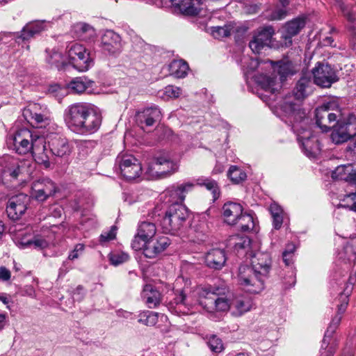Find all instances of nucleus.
<instances>
[{"mask_svg": "<svg viewBox=\"0 0 356 356\" xmlns=\"http://www.w3.org/2000/svg\"><path fill=\"white\" fill-rule=\"evenodd\" d=\"M193 186L191 183H186L172 186L170 188V195L175 202L169 207L161 221L162 228L165 233L175 234L188 218L189 211L183 202L186 194L193 189Z\"/></svg>", "mask_w": 356, "mask_h": 356, "instance_id": "1", "label": "nucleus"}, {"mask_svg": "<svg viewBox=\"0 0 356 356\" xmlns=\"http://www.w3.org/2000/svg\"><path fill=\"white\" fill-rule=\"evenodd\" d=\"M64 119L72 130L81 134L95 132L102 123L101 114L83 102L70 105L65 111Z\"/></svg>", "mask_w": 356, "mask_h": 356, "instance_id": "2", "label": "nucleus"}, {"mask_svg": "<svg viewBox=\"0 0 356 356\" xmlns=\"http://www.w3.org/2000/svg\"><path fill=\"white\" fill-rule=\"evenodd\" d=\"M339 300L341 303L337 305V312L332 318L322 341L320 356H332L334 352V345L330 344L331 337L339 325L343 314L346 310L348 304V294L341 293Z\"/></svg>", "mask_w": 356, "mask_h": 356, "instance_id": "3", "label": "nucleus"}, {"mask_svg": "<svg viewBox=\"0 0 356 356\" xmlns=\"http://www.w3.org/2000/svg\"><path fill=\"white\" fill-rule=\"evenodd\" d=\"M238 281L243 289L250 293H259L264 289V280L268 276H263L254 272L248 265L238 268Z\"/></svg>", "mask_w": 356, "mask_h": 356, "instance_id": "4", "label": "nucleus"}, {"mask_svg": "<svg viewBox=\"0 0 356 356\" xmlns=\"http://www.w3.org/2000/svg\"><path fill=\"white\" fill-rule=\"evenodd\" d=\"M312 92V82L309 76L302 75L298 80L296 88L293 91V95L296 101L291 100L290 97L286 98L283 104V109L288 113L296 112L300 105L298 102L304 99Z\"/></svg>", "mask_w": 356, "mask_h": 356, "instance_id": "5", "label": "nucleus"}, {"mask_svg": "<svg viewBox=\"0 0 356 356\" xmlns=\"http://www.w3.org/2000/svg\"><path fill=\"white\" fill-rule=\"evenodd\" d=\"M67 55L70 64L80 72L87 71L92 65L93 60L90 53L83 45L74 43L68 46Z\"/></svg>", "mask_w": 356, "mask_h": 356, "instance_id": "6", "label": "nucleus"}, {"mask_svg": "<svg viewBox=\"0 0 356 356\" xmlns=\"http://www.w3.org/2000/svg\"><path fill=\"white\" fill-rule=\"evenodd\" d=\"M177 170V165L168 156L155 157L148 165L145 174L148 179L164 177Z\"/></svg>", "mask_w": 356, "mask_h": 356, "instance_id": "7", "label": "nucleus"}, {"mask_svg": "<svg viewBox=\"0 0 356 356\" xmlns=\"http://www.w3.org/2000/svg\"><path fill=\"white\" fill-rule=\"evenodd\" d=\"M253 307L252 300L243 295H229L224 298V313L238 317L250 311Z\"/></svg>", "mask_w": 356, "mask_h": 356, "instance_id": "8", "label": "nucleus"}, {"mask_svg": "<svg viewBox=\"0 0 356 356\" xmlns=\"http://www.w3.org/2000/svg\"><path fill=\"white\" fill-rule=\"evenodd\" d=\"M120 172L128 181L138 178L142 173V167L138 160L132 155H119L115 161Z\"/></svg>", "mask_w": 356, "mask_h": 356, "instance_id": "9", "label": "nucleus"}, {"mask_svg": "<svg viewBox=\"0 0 356 356\" xmlns=\"http://www.w3.org/2000/svg\"><path fill=\"white\" fill-rule=\"evenodd\" d=\"M312 74L314 83L321 88H330L338 80L335 71L328 64L318 63L313 68Z\"/></svg>", "mask_w": 356, "mask_h": 356, "instance_id": "10", "label": "nucleus"}, {"mask_svg": "<svg viewBox=\"0 0 356 356\" xmlns=\"http://www.w3.org/2000/svg\"><path fill=\"white\" fill-rule=\"evenodd\" d=\"M250 259L254 272L263 276H268L271 268V257L267 252L257 250L250 251L246 260Z\"/></svg>", "mask_w": 356, "mask_h": 356, "instance_id": "11", "label": "nucleus"}, {"mask_svg": "<svg viewBox=\"0 0 356 356\" xmlns=\"http://www.w3.org/2000/svg\"><path fill=\"white\" fill-rule=\"evenodd\" d=\"M257 246L256 243H251L249 237L245 235H232L227 240V247L232 248L238 257L248 258L250 251Z\"/></svg>", "mask_w": 356, "mask_h": 356, "instance_id": "12", "label": "nucleus"}, {"mask_svg": "<svg viewBox=\"0 0 356 356\" xmlns=\"http://www.w3.org/2000/svg\"><path fill=\"white\" fill-rule=\"evenodd\" d=\"M27 129H22L16 132L13 137V145L16 152L19 154H26L31 152L33 145L36 141V137Z\"/></svg>", "mask_w": 356, "mask_h": 356, "instance_id": "13", "label": "nucleus"}, {"mask_svg": "<svg viewBox=\"0 0 356 356\" xmlns=\"http://www.w3.org/2000/svg\"><path fill=\"white\" fill-rule=\"evenodd\" d=\"M352 120L356 121V118L350 117L346 122L337 123L333 126L330 138L335 144L343 143L351 139L353 134V127L356 123L352 122Z\"/></svg>", "mask_w": 356, "mask_h": 356, "instance_id": "14", "label": "nucleus"}, {"mask_svg": "<svg viewBox=\"0 0 356 356\" xmlns=\"http://www.w3.org/2000/svg\"><path fill=\"white\" fill-rule=\"evenodd\" d=\"M57 187L49 178L38 179L32 184V195L38 201L43 202L54 195Z\"/></svg>", "mask_w": 356, "mask_h": 356, "instance_id": "15", "label": "nucleus"}, {"mask_svg": "<svg viewBox=\"0 0 356 356\" xmlns=\"http://www.w3.org/2000/svg\"><path fill=\"white\" fill-rule=\"evenodd\" d=\"M275 34V30L272 26H266L258 31L249 42V47L255 54H259L265 47H269L272 42V38Z\"/></svg>", "mask_w": 356, "mask_h": 356, "instance_id": "16", "label": "nucleus"}, {"mask_svg": "<svg viewBox=\"0 0 356 356\" xmlns=\"http://www.w3.org/2000/svg\"><path fill=\"white\" fill-rule=\"evenodd\" d=\"M29 202V197L24 193L10 197L6 207L8 216L13 220L19 219L25 213Z\"/></svg>", "mask_w": 356, "mask_h": 356, "instance_id": "17", "label": "nucleus"}, {"mask_svg": "<svg viewBox=\"0 0 356 356\" xmlns=\"http://www.w3.org/2000/svg\"><path fill=\"white\" fill-rule=\"evenodd\" d=\"M31 153L36 163L43 165L46 168L50 167L52 156H51L50 149L49 147H47L43 137H36V141L33 145Z\"/></svg>", "mask_w": 356, "mask_h": 356, "instance_id": "18", "label": "nucleus"}, {"mask_svg": "<svg viewBox=\"0 0 356 356\" xmlns=\"http://www.w3.org/2000/svg\"><path fill=\"white\" fill-rule=\"evenodd\" d=\"M337 120V115L330 110V104H323L316 109V123L323 132L329 131L331 124Z\"/></svg>", "mask_w": 356, "mask_h": 356, "instance_id": "19", "label": "nucleus"}, {"mask_svg": "<svg viewBox=\"0 0 356 356\" xmlns=\"http://www.w3.org/2000/svg\"><path fill=\"white\" fill-rule=\"evenodd\" d=\"M161 111L157 107H149L137 113L136 122L143 130L153 126L155 122L161 120Z\"/></svg>", "mask_w": 356, "mask_h": 356, "instance_id": "20", "label": "nucleus"}, {"mask_svg": "<svg viewBox=\"0 0 356 356\" xmlns=\"http://www.w3.org/2000/svg\"><path fill=\"white\" fill-rule=\"evenodd\" d=\"M170 239L167 236H159L146 241L144 255L147 258H155L163 252L170 245Z\"/></svg>", "mask_w": 356, "mask_h": 356, "instance_id": "21", "label": "nucleus"}, {"mask_svg": "<svg viewBox=\"0 0 356 356\" xmlns=\"http://www.w3.org/2000/svg\"><path fill=\"white\" fill-rule=\"evenodd\" d=\"M102 47L110 54H119L122 49L120 35L113 31H106L102 36Z\"/></svg>", "mask_w": 356, "mask_h": 356, "instance_id": "22", "label": "nucleus"}, {"mask_svg": "<svg viewBox=\"0 0 356 356\" xmlns=\"http://www.w3.org/2000/svg\"><path fill=\"white\" fill-rule=\"evenodd\" d=\"M200 304L209 313L221 312L222 298L213 292L203 291Z\"/></svg>", "mask_w": 356, "mask_h": 356, "instance_id": "23", "label": "nucleus"}, {"mask_svg": "<svg viewBox=\"0 0 356 356\" xmlns=\"http://www.w3.org/2000/svg\"><path fill=\"white\" fill-rule=\"evenodd\" d=\"M305 26V17H297L286 23L283 27L282 35L285 40L286 46H290L292 44V38L297 35Z\"/></svg>", "mask_w": 356, "mask_h": 356, "instance_id": "24", "label": "nucleus"}, {"mask_svg": "<svg viewBox=\"0 0 356 356\" xmlns=\"http://www.w3.org/2000/svg\"><path fill=\"white\" fill-rule=\"evenodd\" d=\"M51 156L64 157L70 154L72 148L68 140L65 138L55 136L49 141Z\"/></svg>", "mask_w": 356, "mask_h": 356, "instance_id": "25", "label": "nucleus"}, {"mask_svg": "<svg viewBox=\"0 0 356 356\" xmlns=\"http://www.w3.org/2000/svg\"><path fill=\"white\" fill-rule=\"evenodd\" d=\"M298 140L301 143L305 153L307 156L315 157L321 151L320 143L309 131L305 136L298 134Z\"/></svg>", "mask_w": 356, "mask_h": 356, "instance_id": "26", "label": "nucleus"}, {"mask_svg": "<svg viewBox=\"0 0 356 356\" xmlns=\"http://www.w3.org/2000/svg\"><path fill=\"white\" fill-rule=\"evenodd\" d=\"M173 6L178 8L179 10L186 15H197L200 10L201 0H170Z\"/></svg>", "mask_w": 356, "mask_h": 356, "instance_id": "27", "label": "nucleus"}, {"mask_svg": "<svg viewBox=\"0 0 356 356\" xmlns=\"http://www.w3.org/2000/svg\"><path fill=\"white\" fill-rule=\"evenodd\" d=\"M243 212V207L239 203L227 202L224 204V223L229 225L237 224V220Z\"/></svg>", "mask_w": 356, "mask_h": 356, "instance_id": "28", "label": "nucleus"}, {"mask_svg": "<svg viewBox=\"0 0 356 356\" xmlns=\"http://www.w3.org/2000/svg\"><path fill=\"white\" fill-rule=\"evenodd\" d=\"M141 296L149 308L157 307L161 300L160 292L151 284H146L144 286Z\"/></svg>", "mask_w": 356, "mask_h": 356, "instance_id": "29", "label": "nucleus"}, {"mask_svg": "<svg viewBox=\"0 0 356 356\" xmlns=\"http://www.w3.org/2000/svg\"><path fill=\"white\" fill-rule=\"evenodd\" d=\"M45 29L44 22L37 21L27 24L22 29L19 38L28 40Z\"/></svg>", "mask_w": 356, "mask_h": 356, "instance_id": "30", "label": "nucleus"}, {"mask_svg": "<svg viewBox=\"0 0 356 356\" xmlns=\"http://www.w3.org/2000/svg\"><path fill=\"white\" fill-rule=\"evenodd\" d=\"M274 71L280 76L281 82L284 81L288 76L296 73V70L292 62L289 60H280L274 67Z\"/></svg>", "mask_w": 356, "mask_h": 356, "instance_id": "31", "label": "nucleus"}, {"mask_svg": "<svg viewBox=\"0 0 356 356\" xmlns=\"http://www.w3.org/2000/svg\"><path fill=\"white\" fill-rule=\"evenodd\" d=\"M189 70L188 63L183 60H174L169 65L170 74L176 78L185 77Z\"/></svg>", "mask_w": 356, "mask_h": 356, "instance_id": "32", "label": "nucleus"}, {"mask_svg": "<svg viewBox=\"0 0 356 356\" xmlns=\"http://www.w3.org/2000/svg\"><path fill=\"white\" fill-rule=\"evenodd\" d=\"M222 258V250L219 248L212 249L205 256V262L208 267L213 269L222 268L221 259Z\"/></svg>", "mask_w": 356, "mask_h": 356, "instance_id": "33", "label": "nucleus"}, {"mask_svg": "<svg viewBox=\"0 0 356 356\" xmlns=\"http://www.w3.org/2000/svg\"><path fill=\"white\" fill-rule=\"evenodd\" d=\"M256 82L266 91L274 93L277 89V79L275 76L259 74L255 77Z\"/></svg>", "mask_w": 356, "mask_h": 356, "instance_id": "34", "label": "nucleus"}, {"mask_svg": "<svg viewBox=\"0 0 356 356\" xmlns=\"http://www.w3.org/2000/svg\"><path fill=\"white\" fill-rule=\"evenodd\" d=\"M156 232V228L153 222H142L138 228L137 234L139 235L143 240L149 241L154 236Z\"/></svg>", "mask_w": 356, "mask_h": 356, "instance_id": "35", "label": "nucleus"}, {"mask_svg": "<svg viewBox=\"0 0 356 356\" xmlns=\"http://www.w3.org/2000/svg\"><path fill=\"white\" fill-rule=\"evenodd\" d=\"M92 81L87 80L86 78L78 77L69 83V88L74 92L80 94L92 87Z\"/></svg>", "mask_w": 356, "mask_h": 356, "instance_id": "36", "label": "nucleus"}, {"mask_svg": "<svg viewBox=\"0 0 356 356\" xmlns=\"http://www.w3.org/2000/svg\"><path fill=\"white\" fill-rule=\"evenodd\" d=\"M228 179L234 184H238L247 179L245 172L236 165H231L227 171Z\"/></svg>", "mask_w": 356, "mask_h": 356, "instance_id": "37", "label": "nucleus"}, {"mask_svg": "<svg viewBox=\"0 0 356 356\" xmlns=\"http://www.w3.org/2000/svg\"><path fill=\"white\" fill-rule=\"evenodd\" d=\"M236 225L241 231L250 232L254 229L255 222L252 214L242 212Z\"/></svg>", "mask_w": 356, "mask_h": 356, "instance_id": "38", "label": "nucleus"}, {"mask_svg": "<svg viewBox=\"0 0 356 356\" xmlns=\"http://www.w3.org/2000/svg\"><path fill=\"white\" fill-rule=\"evenodd\" d=\"M74 29L76 36L83 40H89L95 34L94 29L85 23L76 24Z\"/></svg>", "mask_w": 356, "mask_h": 356, "instance_id": "39", "label": "nucleus"}, {"mask_svg": "<svg viewBox=\"0 0 356 356\" xmlns=\"http://www.w3.org/2000/svg\"><path fill=\"white\" fill-rule=\"evenodd\" d=\"M37 106L33 105L29 108H26L24 111L23 115L26 120L31 123H34L35 124H38L41 122H43L47 118L41 114L38 113L36 111Z\"/></svg>", "mask_w": 356, "mask_h": 356, "instance_id": "40", "label": "nucleus"}, {"mask_svg": "<svg viewBox=\"0 0 356 356\" xmlns=\"http://www.w3.org/2000/svg\"><path fill=\"white\" fill-rule=\"evenodd\" d=\"M352 167L353 166L350 164L337 166L332 172V178L333 179L344 180L346 181L350 173H351Z\"/></svg>", "mask_w": 356, "mask_h": 356, "instance_id": "41", "label": "nucleus"}, {"mask_svg": "<svg viewBox=\"0 0 356 356\" xmlns=\"http://www.w3.org/2000/svg\"><path fill=\"white\" fill-rule=\"evenodd\" d=\"M197 183L198 185L204 186L207 189L211 191L213 201L219 197L220 194V190L217 183L214 180L209 179H198Z\"/></svg>", "mask_w": 356, "mask_h": 356, "instance_id": "42", "label": "nucleus"}, {"mask_svg": "<svg viewBox=\"0 0 356 356\" xmlns=\"http://www.w3.org/2000/svg\"><path fill=\"white\" fill-rule=\"evenodd\" d=\"M158 321V314L154 312L145 311L139 314L138 322L147 326H153Z\"/></svg>", "mask_w": 356, "mask_h": 356, "instance_id": "43", "label": "nucleus"}, {"mask_svg": "<svg viewBox=\"0 0 356 356\" xmlns=\"http://www.w3.org/2000/svg\"><path fill=\"white\" fill-rule=\"evenodd\" d=\"M10 167H6L3 170V174L5 176H10L14 179H17L19 174L22 173V166L19 165V162L14 159L10 161Z\"/></svg>", "mask_w": 356, "mask_h": 356, "instance_id": "44", "label": "nucleus"}, {"mask_svg": "<svg viewBox=\"0 0 356 356\" xmlns=\"http://www.w3.org/2000/svg\"><path fill=\"white\" fill-rule=\"evenodd\" d=\"M108 258L111 264L118 266L127 261L129 259V256L124 252H116L111 253Z\"/></svg>", "mask_w": 356, "mask_h": 356, "instance_id": "45", "label": "nucleus"}, {"mask_svg": "<svg viewBox=\"0 0 356 356\" xmlns=\"http://www.w3.org/2000/svg\"><path fill=\"white\" fill-rule=\"evenodd\" d=\"M207 343L211 351L219 353L222 350V342L216 335H212Z\"/></svg>", "mask_w": 356, "mask_h": 356, "instance_id": "46", "label": "nucleus"}, {"mask_svg": "<svg viewBox=\"0 0 356 356\" xmlns=\"http://www.w3.org/2000/svg\"><path fill=\"white\" fill-rule=\"evenodd\" d=\"M191 231L195 234V237L198 241H204V225H195L191 228Z\"/></svg>", "mask_w": 356, "mask_h": 356, "instance_id": "47", "label": "nucleus"}, {"mask_svg": "<svg viewBox=\"0 0 356 356\" xmlns=\"http://www.w3.org/2000/svg\"><path fill=\"white\" fill-rule=\"evenodd\" d=\"M146 246L145 240L140 238L138 234H136L131 243V247L135 250H145Z\"/></svg>", "mask_w": 356, "mask_h": 356, "instance_id": "48", "label": "nucleus"}, {"mask_svg": "<svg viewBox=\"0 0 356 356\" xmlns=\"http://www.w3.org/2000/svg\"><path fill=\"white\" fill-rule=\"evenodd\" d=\"M181 94V89L178 87L168 86L165 88V95L170 98H177Z\"/></svg>", "mask_w": 356, "mask_h": 356, "instance_id": "49", "label": "nucleus"}, {"mask_svg": "<svg viewBox=\"0 0 356 356\" xmlns=\"http://www.w3.org/2000/svg\"><path fill=\"white\" fill-rule=\"evenodd\" d=\"M286 10L282 8H277L271 13L268 18L270 20H280L286 17Z\"/></svg>", "mask_w": 356, "mask_h": 356, "instance_id": "50", "label": "nucleus"}, {"mask_svg": "<svg viewBox=\"0 0 356 356\" xmlns=\"http://www.w3.org/2000/svg\"><path fill=\"white\" fill-rule=\"evenodd\" d=\"M115 238V229L114 227L111 230L102 233L99 236V241L102 243H105L113 240Z\"/></svg>", "mask_w": 356, "mask_h": 356, "instance_id": "51", "label": "nucleus"}, {"mask_svg": "<svg viewBox=\"0 0 356 356\" xmlns=\"http://www.w3.org/2000/svg\"><path fill=\"white\" fill-rule=\"evenodd\" d=\"M209 32L215 39L219 40L222 38V27L220 26H212L207 29Z\"/></svg>", "mask_w": 356, "mask_h": 356, "instance_id": "52", "label": "nucleus"}, {"mask_svg": "<svg viewBox=\"0 0 356 356\" xmlns=\"http://www.w3.org/2000/svg\"><path fill=\"white\" fill-rule=\"evenodd\" d=\"M61 60V55L59 53L54 52L49 57L47 58V61L52 66L58 67L60 61Z\"/></svg>", "mask_w": 356, "mask_h": 356, "instance_id": "53", "label": "nucleus"}, {"mask_svg": "<svg viewBox=\"0 0 356 356\" xmlns=\"http://www.w3.org/2000/svg\"><path fill=\"white\" fill-rule=\"evenodd\" d=\"M84 246L83 244H77L75 245L74 250L70 253L68 256V259L70 260H74L79 257V252H82L83 251Z\"/></svg>", "mask_w": 356, "mask_h": 356, "instance_id": "54", "label": "nucleus"}, {"mask_svg": "<svg viewBox=\"0 0 356 356\" xmlns=\"http://www.w3.org/2000/svg\"><path fill=\"white\" fill-rule=\"evenodd\" d=\"M341 8L343 15L346 17V19L348 21L354 22L355 20V15L352 13V11L348 6L341 5Z\"/></svg>", "mask_w": 356, "mask_h": 356, "instance_id": "55", "label": "nucleus"}, {"mask_svg": "<svg viewBox=\"0 0 356 356\" xmlns=\"http://www.w3.org/2000/svg\"><path fill=\"white\" fill-rule=\"evenodd\" d=\"M272 217L273 227H275V229H279L282 227L283 222L282 214L276 215Z\"/></svg>", "mask_w": 356, "mask_h": 356, "instance_id": "56", "label": "nucleus"}, {"mask_svg": "<svg viewBox=\"0 0 356 356\" xmlns=\"http://www.w3.org/2000/svg\"><path fill=\"white\" fill-rule=\"evenodd\" d=\"M30 243L33 244L35 247L40 248H44L48 245L47 241L42 238H36Z\"/></svg>", "mask_w": 356, "mask_h": 356, "instance_id": "57", "label": "nucleus"}, {"mask_svg": "<svg viewBox=\"0 0 356 356\" xmlns=\"http://www.w3.org/2000/svg\"><path fill=\"white\" fill-rule=\"evenodd\" d=\"M10 278V272L5 267H0V279L7 281Z\"/></svg>", "mask_w": 356, "mask_h": 356, "instance_id": "58", "label": "nucleus"}, {"mask_svg": "<svg viewBox=\"0 0 356 356\" xmlns=\"http://www.w3.org/2000/svg\"><path fill=\"white\" fill-rule=\"evenodd\" d=\"M270 211L271 213L272 216L282 214V209L277 204H273L270 207Z\"/></svg>", "mask_w": 356, "mask_h": 356, "instance_id": "59", "label": "nucleus"}, {"mask_svg": "<svg viewBox=\"0 0 356 356\" xmlns=\"http://www.w3.org/2000/svg\"><path fill=\"white\" fill-rule=\"evenodd\" d=\"M186 298V296L184 294V293L182 291H180V293L175 299L176 304L177 305H185Z\"/></svg>", "mask_w": 356, "mask_h": 356, "instance_id": "60", "label": "nucleus"}, {"mask_svg": "<svg viewBox=\"0 0 356 356\" xmlns=\"http://www.w3.org/2000/svg\"><path fill=\"white\" fill-rule=\"evenodd\" d=\"M295 250H296V245L293 243H290L286 245V249L284 250L283 253L287 254H293Z\"/></svg>", "mask_w": 356, "mask_h": 356, "instance_id": "61", "label": "nucleus"}, {"mask_svg": "<svg viewBox=\"0 0 356 356\" xmlns=\"http://www.w3.org/2000/svg\"><path fill=\"white\" fill-rule=\"evenodd\" d=\"M346 181L356 184V170H355L353 168H351V173H350V175L348 177Z\"/></svg>", "mask_w": 356, "mask_h": 356, "instance_id": "62", "label": "nucleus"}, {"mask_svg": "<svg viewBox=\"0 0 356 356\" xmlns=\"http://www.w3.org/2000/svg\"><path fill=\"white\" fill-rule=\"evenodd\" d=\"M293 254L282 253V259L286 266H289L292 263Z\"/></svg>", "mask_w": 356, "mask_h": 356, "instance_id": "63", "label": "nucleus"}, {"mask_svg": "<svg viewBox=\"0 0 356 356\" xmlns=\"http://www.w3.org/2000/svg\"><path fill=\"white\" fill-rule=\"evenodd\" d=\"M323 41L325 45L334 46V40L332 37H326Z\"/></svg>", "mask_w": 356, "mask_h": 356, "instance_id": "64", "label": "nucleus"}]
</instances>
